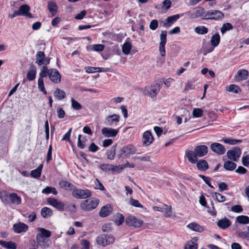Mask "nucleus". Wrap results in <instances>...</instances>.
I'll use <instances>...</instances> for the list:
<instances>
[{"label":"nucleus","instance_id":"052dcab7","mask_svg":"<svg viewBox=\"0 0 249 249\" xmlns=\"http://www.w3.org/2000/svg\"><path fill=\"white\" fill-rule=\"evenodd\" d=\"M105 46L103 44H98L93 45V50L96 52H100L104 49Z\"/></svg>","mask_w":249,"mask_h":249},{"label":"nucleus","instance_id":"f257e3e1","mask_svg":"<svg viewBox=\"0 0 249 249\" xmlns=\"http://www.w3.org/2000/svg\"><path fill=\"white\" fill-rule=\"evenodd\" d=\"M208 152V148L205 145H199L195 147L194 151L187 150L185 151V156L188 161L193 164L196 163L197 158L203 157L207 155Z\"/></svg>","mask_w":249,"mask_h":249},{"label":"nucleus","instance_id":"412c9836","mask_svg":"<svg viewBox=\"0 0 249 249\" xmlns=\"http://www.w3.org/2000/svg\"><path fill=\"white\" fill-rule=\"evenodd\" d=\"M28 226L22 223L15 224L13 225V230L16 233L25 232L28 230Z\"/></svg>","mask_w":249,"mask_h":249},{"label":"nucleus","instance_id":"bb28decb","mask_svg":"<svg viewBox=\"0 0 249 249\" xmlns=\"http://www.w3.org/2000/svg\"><path fill=\"white\" fill-rule=\"evenodd\" d=\"M232 160L226 161L223 165L224 168L227 171H233L236 167V164Z\"/></svg>","mask_w":249,"mask_h":249},{"label":"nucleus","instance_id":"bf43d9fd","mask_svg":"<svg viewBox=\"0 0 249 249\" xmlns=\"http://www.w3.org/2000/svg\"><path fill=\"white\" fill-rule=\"evenodd\" d=\"M242 163L245 166H249V154L245 156H243L242 158Z\"/></svg>","mask_w":249,"mask_h":249},{"label":"nucleus","instance_id":"a19ab883","mask_svg":"<svg viewBox=\"0 0 249 249\" xmlns=\"http://www.w3.org/2000/svg\"><path fill=\"white\" fill-rule=\"evenodd\" d=\"M56 4L53 2H49L48 4V8L50 12L54 16L56 12Z\"/></svg>","mask_w":249,"mask_h":249},{"label":"nucleus","instance_id":"1a4fd4ad","mask_svg":"<svg viewBox=\"0 0 249 249\" xmlns=\"http://www.w3.org/2000/svg\"><path fill=\"white\" fill-rule=\"evenodd\" d=\"M183 15V14H181V15L177 14L168 17L164 20L160 21V25L163 27L168 28Z\"/></svg>","mask_w":249,"mask_h":249},{"label":"nucleus","instance_id":"ea45409f","mask_svg":"<svg viewBox=\"0 0 249 249\" xmlns=\"http://www.w3.org/2000/svg\"><path fill=\"white\" fill-rule=\"evenodd\" d=\"M236 221L240 224H248L249 223V217L246 215H239L236 218Z\"/></svg>","mask_w":249,"mask_h":249},{"label":"nucleus","instance_id":"ddd939ff","mask_svg":"<svg viewBox=\"0 0 249 249\" xmlns=\"http://www.w3.org/2000/svg\"><path fill=\"white\" fill-rule=\"evenodd\" d=\"M120 120V116L114 114L107 117L105 120V124L107 125L115 126L117 125Z\"/></svg>","mask_w":249,"mask_h":249},{"label":"nucleus","instance_id":"72a5a7b5","mask_svg":"<svg viewBox=\"0 0 249 249\" xmlns=\"http://www.w3.org/2000/svg\"><path fill=\"white\" fill-rule=\"evenodd\" d=\"M42 167L43 165L41 164L36 169L31 171V176L35 178H39L41 176Z\"/></svg>","mask_w":249,"mask_h":249},{"label":"nucleus","instance_id":"f704fd0d","mask_svg":"<svg viewBox=\"0 0 249 249\" xmlns=\"http://www.w3.org/2000/svg\"><path fill=\"white\" fill-rule=\"evenodd\" d=\"M53 214L52 210L48 207H44L41 209V215L44 218L51 216Z\"/></svg>","mask_w":249,"mask_h":249},{"label":"nucleus","instance_id":"f8f14e48","mask_svg":"<svg viewBox=\"0 0 249 249\" xmlns=\"http://www.w3.org/2000/svg\"><path fill=\"white\" fill-rule=\"evenodd\" d=\"M125 223L129 226L139 228L142 226L143 222L133 215H130L126 218Z\"/></svg>","mask_w":249,"mask_h":249},{"label":"nucleus","instance_id":"680f3d73","mask_svg":"<svg viewBox=\"0 0 249 249\" xmlns=\"http://www.w3.org/2000/svg\"><path fill=\"white\" fill-rule=\"evenodd\" d=\"M231 210L235 213H240L243 211V209L241 205H236L233 206Z\"/></svg>","mask_w":249,"mask_h":249},{"label":"nucleus","instance_id":"5701e85b","mask_svg":"<svg viewBox=\"0 0 249 249\" xmlns=\"http://www.w3.org/2000/svg\"><path fill=\"white\" fill-rule=\"evenodd\" d=\"M231 221L226 217L219 220L217 223V226L222 229L228 228L231 225Z\"/></svg>","mask_w":249,"mask_h":249},{"label":"nucleus","instance_id":"c756f323","mask_svg":"<svg viewBox=\"0 0 249 249\" xmlns=\"http://www.w3.org/2000/svg\"><path fill=\"white\" fill-rule=\"evenodd\" d=\"M9 197L12 203L18 205L21 203V198L16 193H11L9 195Z\"/></svg>","mask_w":249,"mask_h":249},{"label":"nucleus","instance_id":"aec40b11","mask_svg":"<svg viewBox=\"0 0 249 249\" xmlns=\"http://www.w3.org/2000/svg\"><path fill=\"white\" fill-rule=\"evenodd\" d=\"M112 211V207L110 205L107 204L103 206L99 212V215L102 217H105L111 213Z\"/></svg>","mask_w":249,"mask_h":249},{"label":"nucleus","instance_id":"864d4df0","mask_svg":"<svg viewBox=\"0 0 249 249\" xmlns=\"http://www.w3.org/2000/svg\"><path fill=\"white\" fill-rule=\"evenodd\" d=\"M193 115L195 117H200L203 115V110L201 108H195L193 110Z\"/></svg>","mask_w":249,"mask_h":249},{"label":"nucleus","instance_id":"e433bc0d","mask_svg":"<svg viewBox=\"0 0 249 249\" xmlns=\"http://www.w3.org/2000/svg\"><path fill=\"white\" fill-rule=\"evenodd\" d=\"M238 78L239 80L247 79L249 75V72L247 70H239L237 72Z\"/></svg>","mask_w":249,"mask_h":249},{"label":"nucleus","instance_id":"a878e982","mask_svg":"<svg viewBox=\"0 0 249 249\" xmlns=\"http://www.w3.org/2000/svg\"><path fill=\"white\" fill-rule=\"evenodd\" d=\"M59 185L61 188L67 191H71L74 189V186L72 183L65 180H61L59 182Z\"/></svg>","mask_w":249,"mask_h":249},{"label":"nucleus","instance_id":"de8ad7c7","mask_svg":"<svg viewBox=\"0 0 249 249\" xmlns=\"http://www.w3.org/2000/svg\"><path fill=\"white\" fill-rule=\"evenodd\" d=\"M227 90L229 92L238 93L240 91V89L238 86L235 85H231L228 87Z\"/></svg>","mask_w":249,"mask_h":249},{"label":"nucleus","instance_id":"9d476101","mask_svg":"<svg viewBox=\"0 0 249 249\" xmlns=\"http://www.w3.org/2000/svg\"><path fill=\"white\" fill-rule=\"evenodd\" d=\"M242 153L241 149L238 146H235L229 150L227 152L228 159L234 161H237Z\"/></svg>","mask_w":249,"mask_h":249},{"label":"nucleus","instance_id":"4be33fe9","mask_svg":"<svg viewBox=\"0 0 249 249\" xmlns=\"http://www.w3.org/2000/svg\"><path fill=\"white\" fill-rule=\"evenodd\" d=\"M36 74V68L34 65H32L26 74V78L29 81H33L35 79Z\"/></svg>","mask_w":249,"mask_h":249},{"label":"nucleus","instance_id":"a18cd8bd","mask_svg":"<svg viewBox=\"0 0 249 249\" xmlns=\"http://www.w3.org/2000/svg\"><path fill=\"white\" fill-rule=\"evenodd\" d=\"M221 141L225 143L232 145L237 144L238 143H240L242 142L241 140H235L231 138L222 139L221 140Z\"/></svg>","mask_w":249,"mask_h":249},{"label":"nucleus","instance_id":"58836bf2","mask_svg":"<svg viewBox=\"0 0 249 249\" xmlns=\"http://www.w3.org/2000/svg\"><path fill=\"white\" fill-rule=\"evenodd\" d=\"M195 32L199 35H204L208 32V29L204 26H197L195 29Z\"/></svg>","mask_w":249,"mask_h":249},{"label":"nucleus","instance_id":"dca6fc26","mask_svg":"<svg viewBox=\"0 0 249 249\" xmlns=\"http://www.w3.org/2000/svg\"><path fill=\"white\" fill-rule=\"evenodd\" d=\"M49 78L50 80L54 83H59L61 81V75L59 71L56 69H50Z\"/></svg>","mask_w":249,"mask_h":249},{"label":"nucleus","instance_id":"49530a36","mask_svg":"<svg viewBox=\"0 0 249 249\" xmlns=\"http://www.w3.org/2000/svg\"><path fill=\"white\" fill-rule=\"evenodd\" d=\"M132 45L130 43L126 42H125L122 47L123 52L125 54H128L131 49Z\"/></svg>","mask_w":249,"mask_h":249},{"label":"nucleus","instance_id":"603ef678","mask_svg":"<svg viewBox=\"0 0 249 249\" xmlns=\"http://www.w3.org/2000/svg\"><path fill=\"white\" fill-rule=\"evenodd\" d=\"M38 89L41 91L44 94H47V91L45 89L43 83V79H38Z\"/></svg>","mask_w":249,"mask_h":249},{"label":"nucleus","instance_id":"b1692460","mask_svg":"<svg viewBox=\"0 0 249 249\" xmlns=\"http://www.w3.org/2000/svg\"><path fill=\"white\" fill-rule=\"evenodd\" d=\"M196 166L197 169L201 171H205L209 168V165L207 161L204 160H200L197 161Z\"/></svg>","mask_w":249,"mask_h":249},{"label":"nucleus","instance_id":"13d9d810","mask_svg":"<svg viewBox=\"0 0 249 249\" xmlns=\"http://www.w3.org/2000/svg\"><path fill=\"white\" fill-rule=\"evenodd\" d=\"M214 196L217 201L219 202H223L226 200V197L219 193H215Z\"/></svg>","mask_w":249,"mask_h":249},{"label":"nucleus","instance_id":"6ab92c4d","mask_svg":"<svg viewBox=\"0 0 249 249\" xmlns=\"http://www.w3.org/2000/svg\"><path fill=\"white\" fill-rule=\"evenodd\" d=\"M36 239L37 244L43 248H47L49 246L50 241L48 238H44L40 234H37Z\"/></svg>","mask_w":249,"mask_h":249},{"label":"nucleus","instance_id":"0e129e2a","mask_svg":"<svg viewBox=\"0 0 249 249\" xmlns=\"http://www.w3.org/2000/svg\"><path fill=\"white\" fill-rule=\"evenodd\" d=\"M218 188L220 192H222L224 190H227L228 189V186L227 184L225 182H220L219 183Z\"/></svg>","mask_w":249,"mask_h":249},{"label":"nucleus","instance_id":"c85d7f7f","mask_svg":"<svg viewBox=\"0 0 249 249\" xmlns=\"http://www.w3.org/2000/svg\"><path fill=\"white\" fill-rule=\"evenodd\" d=\"M117 147V144L113 145L109 150H108L106 152L107 157L108 159L112 160L114 159L116 155V149Z\"/></svg>","mask_w":249,"mask_h":249},{"label":"nucleus","instance_id":"f03ea898","mask_svg":"<svg viewBox=\"0 0 249 249\" xmlns=\"http://www.w3.org/2000/svg\"><path fill=\"white\" fill-rule=\"evenodd\" d=\"M162 83L161 82L153 83L150 87H145L143 89L144 95L150 96L152 98L156 97L159 92Z\"/></svg>","mask_w":249,"mask_h":249},{"label":"nucleus","instance_id":"a211bd4d","mask_svg":"<svg viewBox=\"0 0 249 249\" xmlns=\"http://www.w3.org/2000/svg\"><path fill=\"white\" fill-rule=\"evenodd\" d=\"M154 138L150 131H146L143 134L142 145L148 146L153 142Z\"/></svg>","mask_w":249,"mask_h":249},{"label":"nucleus","instance_id":"774afa93","mask_svg":"<svg viewBox=\"0 0 249 249\" xmlns=\"http://www.w3.org/2000/svg\"><path fill=\"white\" fill-rule=\"evenodd\" d=\"M235 172L239 174H245L247 172V170L242 166H239L235 170Z\"/></svg>","mask_w":249,"mask_h":249},{"label":"nucleus","instance_id":"c03bdc74","mask_svg":"<svg viewBox=\"0 0 249 249\" xmlns=\"http://www.w3.org/2000/svg\"><path fill=\"white\" fill-rule=\"evenodd\" d=\"M233 26L230 23H226L222 25L221 28V32L222 34H224L227 31L232 30Z\"/></svg>","mask_w":249,"mask_h":249},{"label":"nucleus","instance_id":"39448f33","mask_svg":"<svg viewBox=\"0 0 249 249\" xmlns=\"http://www.w3.org/2000/svg\"><path fill=\"white\" fill-rule=\"evenodd\" d=\"M115 241V237L111 234H104L98 236L96 242L98 245L105 247L107 245L113 244Z\"/></svg>","mask_w":249,"mask_h":249},{"label":"nucleus","instance_id":"8fccbe9b","mask_svg":"<svg viewBox=\"0 0 249 249\" xmlns=\"http://www.w3.org/2000/svg\"><path fill=\"white\" fill-rule=\"evenodd\" d=\"M71 107H72L77 110H80L82 109V107L80 104H79L77 101L75 100L73 98H71Z\"/></svg>","mask_w":249,"mask_h":249},{"label":"nucleus","instance_id":"6e6d98bb","mask_svg":"<svg viewBox=\"0 0 249 249\" xmlns=\"http://www.w3.org/2000/svg\"><path fill=\"white\" fill-rule=\"evenodd\" d=\"M158 27V21L157 19H153L150 23L149 28L152 30H155Z\"/></svg>","mask_w":249,"mask_h":249},{"label":"nucleus","instance_id":"7ed1b4c3","mask_svg":"<svg viewBox=\"0 0 249 249\" xmlns=\"http://www.w3.org/2000/svg\"><path fill=\"white\" fill-rule=\"evenodd\" d=\"M224 17V13L217 10H209L205 11L203 19L219 20Z\"/></svg>","mask_w":249,"mask_h":249},{"label":"nucleus","instance_id":"c9c22d12","mask_svg":"<svg viewBox=\"0 0 249 249\" xmlns=\"http://www.w3.org/2000/svg\"><path fill=\"white\" fill-rule=\"evenodd\" d=\"M30 10V6L27 4H23L20 6L19 9L18 10L19 12L20 16H24L27 14Z\"/></svg>","mask_w":249,"mask_h":249},{"label":"nucleus","instance_id":"7c9ffc66","mask_svg":"<svg viewBox=\"0 0 249 249\" xmlns=\"http://www.w3.org/2000/svg\"><path fill=\"white\" fill-rule=\"evenodd\" d=\"M197 239L195 238H193L191 241L187 242L184 249H197L198 245L196 243Z\"/></svg>","mask_w":249,"mask_h":249},{"label":"nucleus","instance_id":"6e6552de","mask_svg":"<svg viewBox=\"0 0 249 249\" xmlns=\"http://www.w3.org/2000/svg\"><path fill=\"white\" fill-rule=\"evenodd\" d=\"M72 195L77 199H86L90 197L92 194L88 189H73Z\"/></svg>","mask_w":249,"mask_h":249},{"label":"nucleus","instance_id":"393cba45","mask_svg":"<svg viewBox=\"0 0 249 249\" xmlns=\"http://www.w3.org/2000/svg\"><path fill=\"white\" fill-rule=\"evenodd\" d=\"M0 245L7 249H16L17 245L12 241L0 240Z\"/></svg>","mask_w":249,"mask_h":249},{"label":"nucleus","instance_id":"e2e57ef3","mask_svg":"<svg viewBox=\"0 0 249 249\" xmlns=\"http://www.w3.org/2000/svg\"><path fill=\"white\" fill-rule=\"evenodd\" d=\"M95 187L96 189H99L101 191H104L105 189L104 186L98 179H96Z\"/></svg>","mask_w":249,"mask_h":249},{"label":"nucleus","instance_id":"9b49d317","mask_svg":"<svg viewBox=\"0 0 249 249\" xmlns=\"http://www.w3.org/2000/svg\"><path fill=\"white\" fill-rule=\"evenodd\" d=\"M36 63L38 66H47L50 63V59L46 57L43 52L38 51L36 55Z\"/></svg>","mask_w":249,"mask_h":249},{"label":"nucleus","instance_id":"4c0bfd02","mask_svg":"<svg viewBox=\"0 0 249 249\" xmlns=\"http://www.w3.org/2000/svg\"><path fill=\"white\" fill-rule=\"evenodd\" d=\"M187 227L193 231L197 232H201L203 230V228L201 226L196 223H191Z\"/></svg>","mask_w":249,"mask_h":249},{"label":"nucleus","instance_id":"20e7f679","mask_svg":"<svg viewBox=\"0 0 249 249\" xmlns=\"http://www.w3.org/2000/svg\"><path fill=\"white\" fill-rule=\"evenodd\" d=\"M99 203V200L96 198H92L83 201L81 204V209L84 211H90L95 209Z\"/></svg>","mask_w":249,"mask_h":249},{"label":"nucleus","instance_id":"69168bd1","mask_svg":"<svg viewBox=\"0 0 249 249\" xmlns=\"http://www.w3.org/2000/svg\"><path fill=\"white\" fill-rule=\"evenodd\" d=\"M81 244L82 246L83 249H89V242L87 240L82 239L81 241Z\"/></svg>","mask_w":249,"mask_h":249},{"label":"nucleus","instance_id":"338daca9","mask_svg":"<svg viewBox=\"0 0 249 249\" xmlns=\"http://www.w3.org/2000/svg\"><path fill=\"white\" fill-rule=\"evenodd\" d=\"M195 86L194 85V82L192 81H188L185 85V89L187 90L189 89H195Z\"/></svg>","mask_w":249,"mask_h":249},{"label":"nucleus","instance_id":"423d86ee","mask_svg":"<svg viewBox=\"0 0 249 249\" xmlns=\"http://www.w3.org/2000/svg\"><path fill=\"white\" fill-rule=\"evenodd\" d=\"M136 147L132 144H128L123 147L120 150L118 155L119 159H124L129 155H133L136 153Z\"/></svg>","mask_w":249,"mask_h":249},{"label":"nucleus","instance_id":"09e8293b","mask_svg":"<svg viewBox=\"0 0 249 249\" xmlns=\"http://www.w3.org/2000/svg\"><path fill=\"white\" fill-rule=\"evenodd\" d=\"M167 31H162L160 35V44H166L167 42Z\"/></svg>","mask_w":249,"mask_h":249},{"label":"nucleus","instance_id":"37998d69","mask_svg":"<svg viewBox=\"0 0 249 249\" xmlns=\"http://www.w3.org/2000/svg\"><path fill=\"white\" fill-rule=\"evenodd\" d=\"M42 193L45 194L52 193L54 195H56L57 194V191L54 187H51L49 186H47L44 189L42 190Z\"/></svg>","mask_w":249,"mask_h":249},{"label":"nucleus","instance_id":"f3484780","mask_svg":"<svg viewBox=\"0 0 249 249\" xmlns=\"http://www.w3.org/2000/svg\"><path fill=\"white\" fill-rule=\"evenodd\" d=\"M102 134L106 137H114L119 132V129H113L109 127H104L102 130Z\"/></svg>","mask_w":249,"mask_h":249},{"label":"nucleus","instance_id":"4468645a","mask_svg":"<svg viewBox=\"0 0 249 249\" xmlns=\"http://www.w3.org/2000/svg\"><path fill=\"white\" fill-rule=\"evenodd\" d=\"M47 202L50 205L59 211H63L64 210V203L54 198H48Z\"/></svg>","mask_w":249,"mask_h":249},{"label":"nucleus","instance_id":"2f4dec72","mask_svg":"<svg viewBox=\"0 0 249 249\" xmlns=\"http://www.w3.org/2000/svg\"><path fill=\"white\" fill-rule=\"evenodd\" d=\"M220 41V36L218 33H215L212 36L211 39V44L213 47H216L218 45Z\"/></svg>","mask_w":249,"mask_h":249},{"label":"nucleus","instance_id":"cd10ccee","mask_svg":"<svg viewBox=\"0 0 249 249\" xmlns=\"http://www.w3.org/2000/svg\"><path fill=\"white\" fill-rule=\"evenodd\" d=\"M53 96L58 100H62L66 97V93L64 90L57 88L54 91Z\"/></svg>","mask_w":249,"mask_h":249},{"label":"nucleus","instance_id":"2eb2a0df","mask_svg":"<svg viewBox=\"0 0 249 249\" xmlns=\"http://www.w3.org/2000/svg\"><path fill=\"white\" fill-rule=\"evenodd\" d=\"M211 149L214 153L218 155H223L226 152V149L224 146L217 142H213L210 146Z\"/></svg>","mask_w":249,"mask_h":249},{"label":"nucleus","instance_id":"5fc2aeb1","mask_svg":"<svg viewBox=\"0 0 249 249\" xmlns=\"http://www.w3.org/2000/svg\"><path fill=\"white\" fill-rule=\"evenodd\" d=\"M112 169L111 172L112 173H120L124 169V166L123 165L119 166L112 165Z\"/></svg>","mask_w":249,"mask_h":249},{"label":"nucleus","instance_id":"3c124183","mask_svg":"<svg viewBox=\"0 0 249 249\" xmlns=\"http://www.w3.org/2000/svg\"><path fill=\"white\" fill-rule=\"evenodd\" d=\"M112 165L109 164H102L100 165V168L105 172H111Z\"/></svg>","mask_w":249,"mask_h":249},{"label":"nucleus","instance_id":"473e14b6","mask_svg":"<svg viewBox=\"0 0 249 249\" xmlns=\"http://www.w3.org/2000/svg\"><path fill=\"white\" fill-rule=\"evenodd\" d=\"M50 69H48L47 66H43L40 70L39 79H43V78L49 76Z\"/></svg>","mask_w":249,"mask_h":249},{"label":"nucleus","instance_id":"0eeeda50","mask_svg":"<svg viewBox=\"0 0 249 249\" xmlns=\"http://www.w3.org/2000/svg\"><path fill=\"white\" fill-rule=\"evenodd\" d=\"M205 10L202 7H197L194 8L193 11H189L186 13L188 18L190 19H195L198 18H201L203 19L205 14Z\"/></svg>","mask_w":249,"mask_h":249},{"label":"nucleus","instance_id":"4d7b16f0","mask_svg":"<svg viewBox=\"0 0 249 249\" xmlns=\"http://www.w3.org/2000/svg\"><path fill=\"white\" fill-rule=\"evenodd\" d=\"M118 219L115 220V223L117 225L119 226L121 225L124 221V216L120 213H118Z\"/></svg>","mask_w":249,"mask_h":249},{"label":"nucleus","instance_id":"79ce46f5","mask_svg":"<svg viewBox=\"0 0 249 249\" xmlns=\"http://www.w3.org/2000/svg\"><path fill=\"white\" fill-rule=\"evenodd\" d=\"M38 231L40 232L38 233L37 234H40L44 238H48L51 236V232L49 230L44 228H39Z\"/></svg>","mask_w":249,"mask_h":249}]
</instances>
